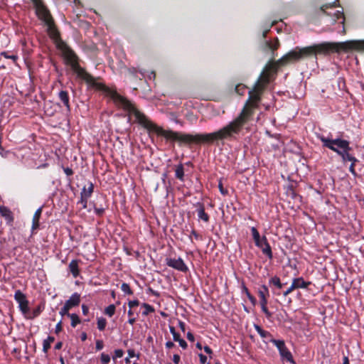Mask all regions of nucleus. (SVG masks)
I'll return each mask as SVG.
<instances>
[{
    "label": "nucleus",
    "mask_w": 364,
    "mask_h": 364,
    "mask_svg": "<svg viewBox=\"0 0 364 364\" xmlns=\"http://www.w3.org/2000/svg\"><path fill=\"white\" fill-rule=\"evenodd\" d=\"M139 301L137 299L129 301L128 302V306H129V309H132L135 306H139Z\"/></svg>",
    "instance_id": "obj_40"
},
{
    "label": "nucleus",
    "mask_w": 364,
    "mask_h": 364,
    "mask_svg": "<svg viewBox=\"0 0 364 364\" xmlns=\"http://www.w3.org/2000/svg\"><path fill=\"white\" fill-rule=\"evenodd\" d=\"M269 72L266 69L264 70L253 89L249 91V97L239 115L223 127L211 133L191 134L164 129L151 122L129 100L116 91L110 90L109 95L117 106L134 116L136 122L149 131L164 136L166 140L186 144H218L219 141L236 140L243 128L252 119L255 110L258 108L261 100L260 95L269 83Z\"/></svg>",
    "instance_id": "obj_1"
},
{
    "label": "nucleus",
    "mask_w": 364,
    "mask_h": 364,
    "mask_svg": "<svg viewBox=\"0 0 364 364\" xmlns=\"http://www.w3.org/2000/svg\"><path fill=\"white\" fill-rule=\"evenodd\" d=\"M14 298L16 302L18 304L20 311L25 316L28 309H30L28 306V301L27 300L26 295L20 290H17L15 292Z\"/></svg>",
    "instance_id": "obj_8"
},
{
    "label": "nucleus",
    "mask_w": 364,
    "mask_h": 364,
    "mask_svg": "<svg viewBox=\"0 0 364 364\" xmlns=\"http://www.w3.org/2000/svg\"><path fill=\"white\" fill-rule=\"evenodd\" d=\"M58 98L65 106L68 111L70 110V97L68 92L65 90H60L58 93Z\"/></svg>",
    "instance_id": "obj_17"
},
{
    "label": "nucleus",
    "mask_w": 364,
    "mask_h": 364,
    "mask_svg": "<svg viewBox=\"0 0 364 364\" xmlns=\"http://www.w3.org/2000/svg\"><path fill=\"white\" fill-rule=\"evenodd\" d=\"M62 322L61 321H59L56 326H55V333H58L59 332L61 331L62 330Z\"/></svg>",
    "instance_id": "obj_47"
},
{
    "label": "nucleus",
    "mask_w": 364,
    "mask_h": 364,
    "mask_svg": "<svg viewBox=\"0 0 364 364\" xmlns=\"http://www.w3.org/2000/svg\"><path fill=\"white\" fill-rule=\"evenodd\" d=\"M94 211L97 215L102 216L105 212V208H102V207L101 208L95 207Z\"/></svg>",
    "instance_id": "obj_39"
},
{
    "label": "nucleus",
    "mask_w": 364,
    "mask_h": 364,
    "mask_svg": "<svg viewBox=\"0 0 364 364\" xmlns=\"http://www.w3.org/2000/svg\"><path fill=\"white\" fill-rule=\"evenodd\" d=\"M256 246L260 247L262 249L263 254L267 255L269 257V259L272 258L273 255L272 249L265 236L262 237V238L259 240V245Z\"/></svg>",
    "instance_id": "obj_10"
},
{
    "label": "nucleus",
    "mask_w": 364,
    "mask_h": 364,
    "mask_svg": "<svg viewBox=\"0 0 364 364\" xmlns=\"http://www.w3.org/2000/svg\"><path fill=\"white\" fill-rule=\"evenodd\" d=\"M357 162H351L350 167H349V171L353 175L356 176V172L355 170V166Z\"/></svg>",
    "instance_id": "obj_44"
},
{
    "label": "nucleus",
    "mask_w": 364,
    "mask_h": 364,
    "mask_svg": "<svg viewBox=\"0 0 364 364\" xmlns=\"http://www.w3.org/2000/svg\"><path fill=\"white\" fill-rule=\"evenodd\" d=\"M149 291L155 296L159 297L160 296L158 291L153 290L151 288H149Z\"/></svg>",
    "instance_id": "obj_60"
},
{
    "label": "nucleus",
    "mask_w": 364,
    "mask_h": 364,
    "mask_svg": "<svg viewBox=\"0 0 364 364\" xmlns=\"http://www.w3.org/2000/svg\"><path fill=\"white\" fill-rule=\"evenodd\" d=\"M47 26V31L49 36L55 41L60 40V33L55 26L54 21L45 23Z\"/></svg>",
    "instance_id": "obj_11"
},
{
    "label": "nucleus",
    "mask_w": 364,
    "mask_h": 364,
    "mask_svg": "<svg viewBox=\"0 0 364 364\" xmlns=\"http://www.w3.org/2000/svg\"><path fill=\"white\" fill-rule=\"evenodd\" d=\"M43 309V307H42L41 305H38L37 307H36L33 310H31L29 309L26 315L25 316V318L26 319H30V320L33 319L41 314Z\"/></svg>",
    "instance_id": "obj_18"
},
{
    "label": "nucleus",
    "mask_w": 364,
    "mask_h": 364,
    "mask_svg": "<svg viewBox=\"0 0 364 364\" xmlns=\"http://www.w3.org/2000/svg\"><path fill=\"white\" fill-rule=\"evenodd\" d=\"M82 311L83 315H87V314L89 313L88 306H86L85 304H82Z\"/></svg>",
    "instance_id": "obj_51"
},
{
    "label": "nucleus",
    "mask_w": 364,
    "mask_h": 364,
    "mask_svg": "<svg viewBox=\"0 0 364 364\" xmlns=\"http://www.w3.org/2000/svg\"><path fill=\"white\" fill-rule=\"evenodd\" d=\"M335 15L336 16V18L337 19H339V18H343V21H342V23H344V18H343V13L342 11H337L336 13H335Z\"/></svg>",
    "instance_id": "obj_46"
},
{
    "label": "nucleus",
    "mask_w": 364,
    "mask_h": 364,
    "mask_svg": "<svg viewBox=\"0 0 364 364\" xmlns=\"http://www.w3.org/2000/svg\"><path fill=\"white\" fill-rule=\"evenodd\" d=\"M350 50L364 52V40L348 41L343 43H323L303 48H296L280 58L277 63L279 65H285L312 55H327L330 53Z\"/></svg>",
    "instance_id": "obj_2"
},
{
    "label": "nucleus",
    "mask_w": 364,
    "mask_h": 364,
    "mask_svg": "<svg viewBox=\"0 0 364 364\" xmlns=\"http://www.w3.org/2000/svg\"><path fill=\"white\" fill-rule=\"evenodd\" d=\"M149 291L155 296L159 297L160 296L158 291L153 290L151 288H149Z\"/></svg>",
    "instance_id": "obj_58"
},
{
    "label": "nucleus",
    "mask_w": 364,
    "mask_h": 364,
    "mask_svg": "<svg viewBox=\"0 0 364 364\" xmlns=\"http://www.w3.org/2000/svg\"><path fill=\"white\" fill-rule=\"evenodd\" d=\"M265 43H266V46L269 50H271L272 51L273 54H274V51L276 50H277V48L279 46V42L278 38H275L274 42L270 41H267Z\"/></svg>",
    "instance_id": "obj_24"
},
{
    "label": "nucleus",
    "mask_w": 364,
    "mask_h": 364,
    "mask_svg": "<svg viewBox=\"0 0 364 364\" xmlns=\"http://www.w3.org/2000/svg\"><path fill=\"white\" fill-rule=\"evenodd\" d=\"M177 342H178L180 346L183 348V349H186L188 346L187 345V343L182 338H179V340H177L176 341Z\"/></svg>",
    "instance_id": "obj_43"
},
{
    "label": "nucleus",
    "mask_w": 364,
    "mask_h": 364,
    "mask_svg": "<svg viewBox=\"0 0 364 364\" xmlns=\"http://www.w3.org/2000/svg\"><path fill=\"white\" fill-rule=\"evenodd\" d=\"M322 142V146L336 152L338 155V152H342L345 149H348L350 146V141L341 138L330 139L323 135L318 136Z\"/></svg>",
    "instance_id": "obj_4"
},
{
    "label": "nucleus",
    "mask_w": 364,
    "mask_h": 364,
    "mask_svg": "<svg viewBox=\"0 0 364 364\" xmlns=\"http://www.w3.org/2000/svg\"><path fill=\"white\" fill-rule=\"evenodd\" d=\"M166 264L167 266L182 272H186L188 269V267L181 257H178V259L166 258Z\"/></svg>",
    "instance_id": "obj_9"
},
{
    "label": "nucleus",
    "mask_w": 364,
    "mask_h": 364,
    "mask_svg": "<svg viewBox=\"0 0 364 364\" xmlns=\"http://www.w3.org/2000/svg\"><path fill=\"white\" fill-rule=\"evenodd\" d=\"M269 284L270 285H274L276 288H277L278 289H282L283 287V284L280 281V279L277 277V276H274L273 277H272L269 280Z\"/></svg>",
    "instance_id": "obj_25"
},
{
    "label": "nucleus",
    "mask_w": 364,
    "mask_h": 364,
    "mask_svg": "<svg viewBox=\"0 0 364 364\" xmlns=\"http://www.w3.org/2000/svg\"><path fill=\"white\" fill-rule=\"evenodd\" d=\"M80 261L77 259H73L68 266L70 272L72 274L74 278H76L80 274L79 262Z\"/></svg>",
    "instance_id": "obj_15"
},
{
    "label": "nucleus",
    "mask_w": 364,
    "mask_h": 364,
    "mask_svg": "<svg viewBox=\"0 0 364 364\" xmlns=\"http://www.w3.org/2000/svg\"><path fill=\"white\" fill-rule=\"evenodd\" d=\"M196 206L198 207L196 210L198 219L208 223L209 221V215L205 213L203 204L197 203Z\"/></svg>",
    "instance_id": "obj_14"
},
{
    "label": "nucleus",
    "mask_w": 364,
    "mask_h": 364,
    "mask_svg": "<svg viewBox=\"0 0 364 364\" xmlns=\"http://www.w3.org/2000/svg\"><path fill=\"white\" fill-rule=\"evenodd\" d=\"M62 346H63V343H62V342H60V341H59V342H58V343L55 344V350H60V349H61Z\"/></svg>",
    "instance_id": "obj_62"
},
{
    "label": "nucleus",
    "mask_w": 364,
    "mask_h": 364,
    "mask_svg": "<svg viewBox=\"0 0 364 364\" xmlns=\"http://www.w3.org/2000/svg\"><path fill=\"white\" fill-rule=\"evenodd\" d=\"M187 338L190 341H194V336H193V334L191 332H188V333H187Z\"/></svg>",
    "instance_id": "obj_56"
},
{
    "label": "nucleus",
    "mask_w": 364,
    "mask_h": 364,
    "mask_svg": "<svg viewBox=\"0 0 364 364\" xmlns=\"http://www.w3.org/2000/svg\"><path fill=\"white\" fill-rule=\"evenodd\" d=\"M352 150V148L349 146L348 149H345L342 152H338V156L341 157L342 161L346 163L347 161L350 162H358V160L353 156L350 151Z\"/></svg>",
    "instance_id": "obj_13"
},
{
    "label": "nucleus",
    "mask_w": 364,
    "mask_h": 364,
    "mask_svg": "<svg viewBox=\"0 0 364 364\" xmlns=\"http://www.w3.org/2000/svg\"><path fill=\"white\" fill-rule=\"evenodd\" d=\"M36 7V12L38 18L42 20L45 23H49L53 21V18L46 9L43 4L41 0H31Z\"/></svg>",
    "instance_id": "obj_6"
},
{
    "label": "nucleus",
    "mask_w": 364,
    "mask_h": 364,
    "mask_svg": "<svg viewBox=\"0 0 364 364\" xmlns=\"http://www.w3.org/2000/svg\"><path fill=\"white\" fill-rule=\"evenodd\" d=\"M58 47L62 51L65 63L71 67L73 72H75L79 77L93 86L106 90V87L103 84L97 83L95 77L87 73L84 68L80 67L77 55L68 45L61 41L59 43Z\"/></svg>",
    "instance_id": "obj_3"
},
{
    "label": "nucleus",
    "mask_w": 364,
    "mask_h": 364,
    "mask_svg": "<svg viewBox=\"0 0 364 364\" xmlns=\"http://www.w3.org/2000/svg\"><path fill=\"white\" fill-rule=\"evenodd\" d=\"M199 358H200V362L202 363V364H205L207 361V357L205 355H204L202 353H200L198 355Z\"/></svg>",
    "instance_id": "obj_50"
},
{
    "label": "nucleus",
    "mask_w": 364,
    "mask_h": 364,
    "mask_svg": "<svg viewBox=\"0 0 364 364\" xmlns=\"http://www.w3.org/2000/svg\"><path fill=\"white\" fill-rule=\"evenodd\" d=\"M203 349H204V351L207 354H208L210 355V357L211 358V355L213 354V350H211V348L209 346H204Z\"/></svg>",
    "instance_id": "obj_53"
},
{
    "label": "nucleus",
    "mask_w": 364,
    "mask_h": 364,
    "mask_svg": "<svg viewBox=\"0 0 364 364\" xmlns=\"http://www.w3.org/2000/svg\"><path fill=\"white\" fill-rule=\"evenodd\" d=\"M267 304V303H260L262 312L265 314L267 318H270L272 316V314L268 310Z\"/></svg>",
    "instance_id": "obj_33"
},
{
    "label": "nucleus",
    "mask_w": 364,
    "mask_h": 364,
    "mask_svg": "<svg viewBox=\"0 0 364 364\" xmlns=\"http://www.w3.org/2000/svg\"><path fill=\"white\" fill-rule=\"evenodd\" d=\"M251 232H252V237L255 241V245H259V240L262 239L260 237L259 232L257 231V228L255 227H252L251 228Z\"/></svg>",
    "instance_id": "obj_28"
},
{
    "label": "nucleus",
    "mask_w": 364,
    "mask_h": 364,
    "mask_svg": "<svg viewBox=\"0 0 364 364\" xmlns=\"http://www.w3.org/2000/svg\"><path fill=\"white\" fill-rule=\"evenodd\" d=\"M94 191V184L92 182H89L88 187L85 186L81 191L80 196L84 198H90Z\"/></svg>",
    "instance_id": "obj_21"
},
{
    "label": "nucleus",
    "mask_w": 364,
    "mask_h": 364,
    "mask_svg": "<svg viewBox=\"0 0 364 364\" xmlns=\"http://www.w3.org/2000/svg\"><path fill=\"white\" fill-rule=\"evenodd\" d=\"M242 292H244L246 296H247L248 299L250 300V301L251 302V304L253 305V306H255L256 304H257V300L255 298V296H253L250 292L249 291L248 289L246 287V286L243 285L242 287Z\"/></svg>",
    "instance_id": "obj_27"
},
{
    "label": "nucleus",
    "mask_w": 364,
    "mask_h": 364,
    "mask_svg": "<svg viewBox=\"0 0 364 364\" xmlns=\"http://www.w3.org/2000/svg\"><path fill=\"white\" fill-rule=\"evenodd\" d=\"M254 327H255V329L256 330V331L258 333V334L261 335V333H262L264 329L260 326H259L257 324H255Z\"/></svg>",
    "instance_id": "obj_52"
},
{
    "label": "nucleus",
    "mask_w": 364,
    "mask_h": 364,
    "mask_svg": "<svg viewBox=\"0 0 364 364\" xmlns=\"http://www.w3.org/2000/svg\"><path fill=\"white\" fill-rule=\"evenodd\" d=\"M103 347H104L103 341L102 340H97L96 341V350H100L103 348Z\"/></svg>",
    "instance_id": "obj_41"
},
{
    "label": "nucleus",
    "mask_w": 364,
    "mask_h": 364,
    "mask_svg": "<svg viewBox=\"0 0 364 364\" xmlns=\"http://www.w3.org/2000/svg\"><path fill=\"white\" fill-rule=\"evenodd\" d=\"M169 330H170L171 333L173 336V340L175 341H176L177 340H179V338H181L180 334L176 331L175 328L172 326H169Z\"/></svg>",
    "instance_id": "obj_34"
},
{
    "label": "nucleus",
    "mask_w": 364,
    "mask_h": 364,
    "mask_svg": "<svg viewBox=\"0 0 364 364\" xmlns=\"http://www.w3.org/2000/svg\"><path fill=\"white\" fill-rule=\"evenodd\" d=\"M218 188H219V190H220V192L222 195L223 196H226L228 194V191L227 189L224 188L223 187V183L221 181V180H220L219 181V183H218Z\"/></svg>",
    "instance_id": "obj_37"
},
{
    "label": "nucleus",
    "mask_w": 364,
    "mask_h": 364,
    "mask_svg": "<svg viewBox=\"0 0 364 364\" xmlns=\"http://www.w3.org/2000/svg\"><path fill=\"white\" fill-rule=\"evenodd\" d=\"M141 306L144 308V311L142 312L144 316H148L149 314L154 312V308L149 304L143 303Z\"/></svg>",
    "instance_id": "obj_26"
},
{
    "label": "nucleus",
    "mask_w": 364,
    "mask_h": 364,
    "mask_svg": "<svg viewBox=\"0 0 364 364\" xmlns=\"http://www.w3.org/2000/svg\"><path fill=\"white\" fill-rule=\"evenodd\" d=\"M1 217L5 219L8 225L13 226L14 220V213L7 207L1 205Z\"/></svg>",
    "instance_id": "obj_12"
},
{
    "label": "nucleus",
    "mask_w": 364,
    "mask_h": 364,
    "mask_svg": "<svg viewBox=\"0 0 364 364\" xmlns=\"http://www.w3.org/2000/svg\"><path fill=\"white\" fill-rule=\"evenodd\" d=\"M68 317L71 319V326L75 328L80 323V319L76 314H68Z\"/></svg>",
    "instance_id": "obj_30"
},
{
    "label": "nucleus",
    "mask_w": 364,
    "mask_h": 364,
    "mask_svg": "<svg viewBox=\"0 0 364 364\" xmlns=\"http://www.w3.org/2000/svg\"><path fill=\"white\" fill-rule=\"evenodd\" d=\"M71 308L68 306H67V304L65 303L64 306L63 308H61L60 311V314L63 316H68V314H70L68 311Z\"/></svg>",
    "instance_id": "obj_35"
},
{
    "label": "nucleus",
    "mask_w": 364,
    "mask_h": 364,
    "mask_svg": "<svg viewBox=\"0 0 364 364\" xmlns=\"http://www.w3.org/2000/svg\"><path fill=\"white\" fill-rule=\"evenodd\" d=\"M178 326L180 327V328L181 329L182 331H185V327H186V324L183 321H178Z\"/></svg>",
    "instance_id": "obj_55"
},
{
    "label": "nucleus",
    "mask_w": 364,
    "mask_h": 364,
    "mask_svg": "<svg viewBox=\"0 0 364 364\" xmlns=\"http://www.w3.org/2000/svg\"><path fill=\"white\" fill-rule=\"evenodd\" d=\"M128 355L130 358H133L135 356V352L133 349L128 350Z\"/></svg>",
    "instance_id": "obj_63"
},
{
    "label": "nucleus",
    "mask_w": 364,
    "mask_h": 364,
    "mask_svg": "<svg viewBox=\"0 0 364 364\" xmlns=\"http://www.w3.org/2000/svg\"><path fill=\"white\" fill-rule=\"evenodd\" d=\"M269 342L272 343L278 349L279 355L282 359L286 360L293 364H295V361L293 358L291 353L287 348L285 343L283 340H277L271 338Z\"/></svg>",
    "instance_id": "obj_5"
},
{
    "label": "nucleus",
    "mask_w": 364,
    "mask_h": 364,
    "mask_svg": "<svg viewBox=\"0 0 364 364\" xmlns=\"http://www.w3.org/2000/svg\"><path fill=\"white\" fill-rule=\"evenodd\" d=\"M1 55H4L6 58H11L14 61H15L17 59V56L16 55H7L6 53H4V52H1Z\"/></svg>",
    "instance_id": "obj_45"
},
{
    "label": "nucleus",
    "mask_w": 364,
    "mask_h": 364,
    "mask_svg": "<svg viewBox=\"0 0 364 364\" xmlns=\"http://www.w3.org/2000/svg\"><path fill=\"white\" fill-rule=\"evenodd\" d=\"M87 338V333H86L83 332V333H81L80 338H81L82 341H86Z\"/></svg>",
    "instance_id": "obj_64"
},
{
    "label": "nucleus",
    "mask_w": 364,
    "mask_h": 364,
    "mask_svg": "<svg viewBox=\"0 0 364 364\" xmlns=\"http://www.w3.org/2000/svg\"><path fill=\"white\" fill-rule=\"evenodd\" d=\"M41 213H42V208L41 207L36 210V211L35 212V213L33 215V220H32V230H36L39 228V225H40L39 220H40V218L41 215Z\"/></svg>",
    "instance_id": "obj_20"
},
{
    "label": "nucleus",
    "mask_w": 364,
    "mask_h": 364,
    "mask_svg": "<svg viewBox=\"0 0 364 364\" xmlns=\"http://www.w3.org/2000/svg\"><path fill=\"white\" fill-rule=\"evenodd\" d=\"M311 284V282L304 281L303 277L294 278L291 286L283 292V296H287L296 289H306Z\"/></svg>",
    "instance_id": "obj_7"
},
{
    "label": "nucleus",
    "mask_w": 364,
    "mask_h": 364,
    "mask_svg": "<svg viewBox=\"0 0 364 364\" xmlns=\"http://www.w3.org/2000/svg\"><path fill=\"white\" fill-rule=\"evenodd\" d=\"M175 176L181 181H184V168L182 164H179L176 166Z\"/></svg>",
    "instance_id": "obj_22"
},
{
    "label": "nucleus",
    "mask_w": 364,
    "mask_h": 364,
    "mask_svg": "<svg viewBox=\"0 0 364 364\" xmlns=\"http://www.w3.org/2000/svg\"><path fill=\"white\" fill-rule=\"evenodd\" d=\"M166 348L170 349L174 346V343L172 341H167L166 343Z\"/></svg>",
    "instance_id": "obj_57"
},
{
    "label": "nucleus",
    "mask_w": 364,
    "mask_h": 364,
    "mask_svg": "<svg viewBox=\"0 0 364 364\" xmlns=\"http://www.w3.org/2000/svg\"><path fill=\"white\" fill-rule=\"evenodd\" d=\"M80 302V295L78 293H74L70 299L65 301L67 306L70 308L78 306Z\"/></svg>",
    "instance_id": "obj_19"
},
{
    "label": "nucleus",
    "mask_w": 364,
    "mask_h": 364,
    "mask_svg": "<svg viewBox=\"0 0 364 364\" xmlns=\"http://www.w3.org/2000/svg\"><path fill=\"white\" fill-rule=\"evenodd\" d=\"M262 338H270L272 337L271 333L269 331L264 330L261 335H259Z\"/></svg>",
    "instance_id": "obj_48"
},
{
    "label": "nucleus",
    "mask_w": 364,
    "mask_h": 364,
    "mask_svg": "<svg viewBox=\"0 0 364 364\" xmlns=\"http://www.w3.org/2000/svg\"><path fill=\"white\" fill-rule=\"evenodd\" d=\"M55 341V338L53 336H48L46 339L43 341V351L45 353H47L48 350L50 348V344Z\"/></svg>",
    "instance_id": "obj_23"
},
{
    "label": "nucleus",
    "mask_w": 364,
    "mask_h": 364,
    "mask_svg": "<svg viewBox=\"0 0 364 364\" xmlns=\"http://www.w3.org/2000/svg\"><path fill=\"white\" fill-rule=\"evenodd\" d=\"M88 198H84V197L80 196V200L79 203H80L82 204L83 208H87V204Z\"/></svg>",
    "instance_id": "obj_42"
},
{
    "label": "nucleus",
    "mask_w": 364,
    "mask_h": 364,
    "mask_svg": "<svg viewBox=\"0 0 364 364\" xmlns=\"http://www.w3.org/2000/svg\"><path fill=\"white\" fill-rule=\"evenodd\" d=\"M124 355V351L122 350V349H116L114 350V355L113 356V359L114 360L115 358H120L123 356Z\"/></svg>",
    "instance_id": "obj_38"
},
{
    "label": "nucleus",
    "mask_w": 364,
    "mask_h": 364,
    "mask_svg": "<svg viewBox=\"0 0 364 364\" xmlns=\"http://www.w3.org/2000/svg\"><path fill=\"white\" fill-rule=\"evenodd\" d=\"M116 311V306L114 304H110L105 309L104 313L109 317H112Z\"/></svg>",
    "instance_id": "obj_29"
},
{
    "label": "nucleus",
    "mask_w": 364,
    "mask_h": 364,
    "mask_svg": "<svg viewBox=\"0 0 364 364\" xmlns=\"http://www.w3.org/2000/svg\"><path fill=\"white\" fill-rule=\"evenodd\" d=\"M258 295L260 299V303H267V298L269 296V289L266 285H262L258 290Z\"/></svg>",
    "instance_id": "obj_16"
},
{
    "label": "nucleus",
    "mask_w": 364,
    "mask_h": 364,
    "mask_svg": "<svg viewBox=\"0 0 364 364\" xmlns=\"http://www.w3.org/2000/svg\"><path fill=\"white\" fill-rule=\"evenodd\" d=\"M121 289L124 294L129 295L133 294V291L131 289L129 284L127 283H122Z\"/></svg>",
    "instance_id": "obj_32"
},
{
    "label": "nucleus",
    "mask_w": 364,
    "mask_h": 364,
    "mask_svg": "<svg viewBox=\"0 0 364 364\" xmlns=\"http://www.w3.org/2000/svg\"><path fill=\"white\" fill-rule=\"evenodd\" d=\"M136 321V318L135 317H130L128 319V323L131 325H133Z\"/></svg>",
    "instance_id": "obj_61"
},
{
    "label": "nucleus",
    "mask_w": 364,
    "mask_h": 364,
    "mask_svg": "<svg viewBox=\"0 0 364 364\" xmlns=\"http://www.w3.org/2000/svg\"><path fill=\"white\" fill-rule=\"evenodd\" d=\"M149 291L155 296L159 297L160 296L158 291L153 290L151 288H149Z\"/></svg>",
    "instance_id": "obj_59"
},
{
    "label": "nucleus",
    "mask_w": 364,
    "mask_h": 364,
    "mask_svg": "<svg viewBox=\"0 0 364 364\" xmlns=\"http://www.w3.org/2000/svg\"><path fill=\"white\" fill-rule=\"evenodd\" d=\"M64 172H65V173L67 176H71V175H73V170H72L71 168H68H68H64Z\"/></svg>",
    "instance_id": "obj_54"
},
{
    "label": "nucleus",
    "mask_w": 364,
    "mask_h": 364,
    "mask_svg": "<svg viewBox=\"0 0 364 364\" xmlns=\"http://www.w3.org/2000/svg\"><path fill=\"white\" fill-rule=\"evenodd\" d=\"M97 324L100 331H104L107 325V320L103 317H100L97 318Z\"/></svg>",
    "instance_id": "obj_31"
},
{
    "label": "nucleus",
    "mask_w": 364,
    "mask_h": 364,
    "mask_svg": "<svg viewBox=\"0 0 364 364\" xmlns=\"http://www.w3.org/2000/svg\"><path fill=\"white\" fill-rule=\"evenodd\" d=\"M180 355H178V354H174L173 355V362L175 363V364H178L179 362H180Z\"/></svg>",
    "instance_id": "obj_49"
},
{
    "label": "nucleus",
    "mask_w": 364,
    "mask_h": 364,
    "mask_svg": "<svg viewBox=\"0 0 364 364\" xmlns=\"http://www.w3.org/2000/svg\"><path fill=\"white\" fill-rule=\"evenodd\" d=\"M100 360L103 364H107L110 361V357L108 354L102 353L100 356Z\"/></svg>",
    "instance_id": "obj_36"
}]
</instances>
